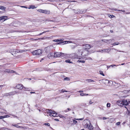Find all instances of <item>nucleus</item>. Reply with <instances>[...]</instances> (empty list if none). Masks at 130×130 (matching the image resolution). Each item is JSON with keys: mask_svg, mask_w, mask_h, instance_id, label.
I'll use <instances>...</instances> for the list:
<instances>
[{"mask_svg": "<svg viewBox=\"0 0 130 130\" xmlns=\"http://www.w3.org/2000/svg\"><path fill=\"white\" fill-rule=\"evenodd\" d=\"M70 80V78L69 77H66L64 79V80Z\"/></svg>", "mask_w": 130, "mask_h": 130, "instance_id": "a878e982", "label": "nucleus"}, {"mask_svg": "<svg viewBox=\"0 0 130 130\" xmlns=\"http://www.w3.org/2000/svg\"><path fill=\"white\" fill-rule=\"evenodd\" d=\"M118 66V65H115V64H112V65H110V67H113L114 66Z\"/></svg>", "mask_w": 130, "mask_h": 130, "instance_id": "72a5a7b5", "label": "nucleus"}, {"mask_svg": "<svg viewBox=\"0 0 130 130\" xmlns=\"http://www.w3.org/2000/svg\"><path fill=\"white\" fill-rule=\"evenodd\" d=\"M32 53L34 55H39L42 53V52L41 50L38 49L32 52Z\"/></svg>", "mask_w": 130, "mask_h": 130, "instance_id": "423d86ee", "label": "nucleus"}, {"mask_svg": "<svg viewBox=\"0 0 130 130\" xmlns=\"http://www.w3.org/2000/svg\"><path fill=\"white\" fill-rule=\"evenodd\" d=\"M93 103V102H92L91 100H90L89 102V104H91Z\"/></svg>", "mask_w": 130, "mask_h": 130, "instance_id": "a19ab883", "label": "nucleus"}, {"mask_svg": "<svg viewBox=\"0 0 130 130\" xmlns=\"http://www.w3.org/2000/svg\"><path fill=\"white\" fill-rule=\"evenodd\" d=\"M43 13L46 14H50V12L49 10H44Z\"/></svg>", "mask_w": 130, "mask_h": 130, "instance_id": "2eb2a0df", "label": "nucleus"}, {"mask_svg": "<svg viewBox=\"0 0 130 130\" xmlns=\"http://www.w3.org/2000/svg\"><path fill=\"white\" fill-rule=\"evenodd\" d=\"M44 124L45 125H47L48 126H50V124L48 123H45Z\"/></svg>", "mask_w": 130, "mask_h": 130, "instance_id": "2f4dec72", "label": "nucleus"}, {"mask_svg": "<svg viewBox=\"0 0 130 130\" xmlns=\"http://www.w3.org/2000/svg\"><path fill=\"white\" fill-rule=\"evenodd\" d=\"M83 124L85 127L87 128L90 130L93 129V127L91 124L89 120L86 119L84 120L83 122Z\"/></svg>", "mask_w": 130, "mask_h": 130, "instance_id": "f03ea898", "label": "nucleus"}, {"mask_svg": "<svg viewBox=\"0 0 130 130\" xmlns=\"http://www.w3.org/2000/svg\"><path fill=\"white\" fill-rule=\"evenodd\" d=\"M110 32H111V33H112L113 32V31L112 30H110Z\"/></svg>", "mask_w": 130, "mask_h": 130, "instance_id": "13d9d810", "label": "nucleus"}, {"mask_svg": "<svg viewBox=\"0 0 130 130\" xmlns=\"http://www.w3.org/2000/svg\"><path fill=\"white\" fill-rule=\"evenodd\" d=\"M1 129H2V130H3V129H5H5H8V130H11V129L6 128L5 127H2V128Z\"/></svg>", "mask_w": 130, "mask_h": 130, "instance_id": "cd10ccee", "label": "nucleus"}, {"mask_svg": "<svg viewBox=\"0 0 130 130\" xmlns=\"http://www.w3.org/2000/svg\"><path fill=\"white\" fill-rule=\"evenodd\" d=\"M74 12L76 14H79L80 13H85L86 12V10H84L83 11L80 10H77V11H76L75 10L73 9Z\"/></svg>", "mask_w": 130, "mask_h": 130, "instance_id": "0eeeda50", "label": "nucleus"}, {"mask_svg": "<svg viewBox=\"0 0 130 130\" xmlns=\"http://www.w3.org/2000/svg\"><path fill=\"white\" fill-rule=\"evenodd\" d=\"M120 122H117L116 124V125L118 126L120 125Z\"/></svg>", "mask_w": 130, "mask_h": 130, "instance_id": "7c9ffc66", "label": "nucleus"}, {"mask_svg": "<svg viewBox=\"0 0 130 130\" xmlns=\"http://www.w3.org/2000/svg\"><path fill=\"white\" fill-rule=\"evenodd\" d=\"M89 52L87 50H84L81 52H79L78 53L79 57H84L86 56L89 54Z\"/></svg>", "mask_w": 130, "mask_h": 130, "instance_id": "7ed1b4c3", "label": "nucleus"}, {"mask_svg": "<svg viewBox=\"0 0 130 130\" xmlns=\"http://www.w3.org/2000/svg\"><path fill=\"white\" fill-rule=\"evenodd\" d=\"M46 21H48V22H49V21L53 22H54V21H53V20H46Z\"/></svg>", "mask_w": 130, "mask_h": 130, "instance_id": "79ce46f5", "label": "nucleus"}, {"mask_svg": "<svg viewBox=\"0 0 130 130\" xmlns=\"http://www.w3.org/2000/svg\"><path fill=\"white\" fill-rule=\"evenodd\" d=\"M30 93L31 94H32V93H35V92H30Z\"/></svg>", "mask_w": 130, "mask_h": 130, "instance_id": "09e8293b", "label": "nucleus"}, {"mask_svg": "<svg viewBox=\"0 0 130 130\" xmlns=\"http://www.w3.org/2000/svg\"><path fill=\"white\" fill-rule=\"evenodd\" d=\"M53 54L54 53L53 52L50 53L48 54L47 57L49 59L52 58V57H53Z\"/></svg>", "mask_w": 130, "mask_h": 130, "instance_id": "ddd939ff", "label": "nucleus"}, {"mask_svg": "<svg viewBox=\"0 0 130 130\" xmlns=\"http://www.w3.org/2000/svg\"><path fill=\"white\" fill-rule=\"evenodd\" d=\"M126 123V122H124L122 123V124L123 125H124Z\"/></svg>", "mask_w": 130, "mask_h": 130, "instance_id": "864d4df0", "label": "nucleus"}, {"mask_svg": "<svg viewBox=\"0 0 130 130\" xmlns=\"http://www.w3.org/2000/svg\"><path fill=\"white\" fill-rule=\"evenodd\" d=\"M107 106L108 107H109L110 106V104L109 103H108L107 104Z\"/></svg>", "mask_w": 130, "mask_h": 130, "instance_id": "e433bc0d", "label": "nucleus"}, {"mask_svg": "<svg viewBox=\"0 0 130 130\" xmlns=\"http://www.w3.org/2000/svg\"><path fill=\"white\" fill-rule=\"evenodd\" d=\"M73 122L75 124H76V123L77 122V121H76L74 120H73Z\"/></svg>", "mask_w": 130, "mask_h": 130, "instance_id": "ea45409f", "label": "nucleus"}, {"mask_svg": "<svg viewBox=\"0 0 130 130\" xmlns=\"http://www.w3.org/2000/svg\"><path fill=\"white\" fill-rule=\"evenodd\" d=\"M55 121H59V120L58 119H54Z\"/></svg>", "mask_w": 130, "mask_h": 130, "instance_id": "603ef678", "label": "nucleus"}, {"mask_svg": "<svg viewBox=\"0 0 130 130\" xmlns=\"http://www.w3.org/2000/svg\"><path fill=\"white\" fill-rule=\"evenodd\" d=\"M85 96H87L89 95V94H88L85 93Z\"/></svg>", "mask_w": 130, "mask_h": 130, "instance_id": "5fc2aeb1", "label": "nucleus"}, {"mask_svg": "<svg viewBox=\"0 0 130 130\" xmlns=\"http://www.w3.org/2000/svg\"><path fill=\"white\" fill-rule=\"evenodd\" d=\"M4 117L3 116H0V119H2L4 118Z\"/></svg>", "mask_w": 130, "mask_h": 130, "instance_id": "de8ad7c7", "label": "nucleus"}, {"mask_svg": "<svg viewBox=\"0 0 130 130\" xmlns=\"http://www.w3.org/2000/svg\"><path fill=\"white\" fill-rule=\"evenodd\" d=\"M84 119L83 118H80V119H75L77 120H83Z\"/></svg>", "mask_w": 130, "mask_h": 130, "instance_id": "58836bf2", "label": "nucleus"}, {"mask_svg": "<svg viewBox=\"0 0 130 130\" xmlns=\"http://www.w3.org/2000/svg\"><path fill=\"white\" fill-rule=\"evenodd\" d=\"M59 41V39H55L54 40V41L55 42H58Z\"/></svg>", "mask_w": 130, "mask_h": 130, "instance_id": "37998d69", "label": "nucleus"}, {"mask_svg": "<svg viewBox=\"0 0 130 130\" xmlns=\"http://www.w3.org/2000/svg\"><path fill=\"white\" fill-rule=\"evenodd\" d=\"M46 111L48 114L50 116L55 117L57 115V113L55 111L52 110H51L47 109Z\"/></svg>", "mask_w": 130, "mask_h": 130, "instance_id": "39448f33", "label": "nucleus"}, {"mask_svg": "<svg viewBox=\"0 0 130 130\" xmlns=\"http://www.w3.org/2000/svg\"><path fill=\"white\" fill-rule=\"evenodd\" d=\"M23 85L20 84H18L16 86L17 89H22L23 88Z\"/></svg>", "mask_w": 130, "mask_h": 130, "instance_id": "9d476101", "label": "nucleus"}, {"mask_svg": "<svg viewBox=\"0 0 130 130\" xmlns=\"http://www.w3.org/2000/svg\"><path fill=\"white\" fill-rule=\"evenodd\" d=\"M26 90H28L29 89V88H25V87H23Z\"/></svg>", "mask_w": 130, "mask_h": 130, "instance_id": "c03bdc74", "label": "nucleus"}, {"mask_svg": "<svg viewBox=\"0 0 130 130\" xmlns=\"http://www.w3.org/2000/svg\"><path fill=\"white\" fill-rule=\"evenodd\" d=\"M101 74L103 75V76H104V74Z\"/></svg>", "mask_w": 130, "mask_h": 130, "instance_id": "4d7b16f0", "label": "nucleus"}, {"mask_svg": "<svg viewBox=\"0 0 130 130\" xmlns=\"http://www.w3.org/2000/svg\"><path fill=\"white\" fill-rule=\"evenodd\" d=\"M119 44V43L118 42H115L113 44V45H118Z\"/></svg>", "mask_w": 130, "mask_h": 130, "instance_id": "473e14b6", "label": "nucleus"}, {"mask_svg": "<svg viewBox=\"0 0 130 130\" xmlns=\"http://www.w3.org/2000/svg\"><path fill=\"white\" fill-rule=\"evenodd\" d=\"M78 92H83V91H78Z\"/></svg>", "mask_w": 130, "mask_h": 130, "instance_id": "6e6d98bb", "label": "nucleus"}, {"mask_svg": "<svg viewBox=\"0 0 130 130\" xmlns=\"http://www.w3.org/2000/svg\"><path fill=\"white\" fill-rule=\"evenodd\" d=\"M54 54L53 57L54 58L60 57L62 58L64 57L65 56V54L61 52H56L53 53Z\"/></svg>", "mask_w": 130, "mask_h": 130, "instance_id": "20e7f679", "label": "nucleus"}, {"mask_svg": "<svg viewBox=\"0 0 130 130\" xmlns=\"http://www.w3.org/2000/svg\"><path fill=\"white\" fill-rule=\"evenodd\" d=\"M7 17L6 16H2L0 17V21H4L7 19Z\"/></svg>", "mask_w": 130, "mask_h": 130, "instance_id": "1a4fd4ad", "label": "nucleus"}, {"mask_svg": "<svg viewBox=\"0 0 130 130\" xmlns=\"http://www.w3.org/2000/svg\"><path fill=\"white\" fill-rule=\"evenodd\" d=\"M85 50H88V49H89L91 47H92V46L91 47L89 44H85Z\"/></svg>", "mask_w": 130, "mask_h": 130, "instance_id": "9b49d317", "label": "nucleus"}, {"mask_svg": "<svg viewBox=\"0 0 130 130\" xmlns=\"http://www.w3.org/2000/svg\"><path fill=\"white\" fill-rule=\"evenodd\" d=\"M16 49H11L10 51V52L11 53V54L12 55H14V54L16 53L15 51Z\"/></svg>", "mask_w": 130, "mask_h": 130, "instance_id": "4468645a", "label": "nucleus"}, {"mask_svg": "<svg viewBox=\"0 0 130 130\" xmlns=\"http://www.w3.org/2000/svg\"><path fill=\"white\" fill-rule=\"evenodd\" d=\"M59 92H64V91H63V90H59L58 91Z\"/></svg>", "mask_w": 130, "mask_h": 130, "instance_id": "f704fd0d", "label": "nucleus"}, {"mask_svg": "<svg viewBox=\"0 0 130 130\" xmlns=\"http://www.w3.org/2000/svg\"><path fill=\"white\" fill-rule=\"evenodd\" d=\"M44 59H45V58H42L41 59V60H43Z\"/></svg>", "mask_w": 130, "mask_h": 130, "instance_id": "774afa93", "label": "nucleus"}, {"mask_svg": "<svg viewBox=\"0 0 130 130\" xmlns=\"http://www.w3.org/2000/svg\"><path fill=\"white\" fill-rule=\"evenodd\" d=\"M12 125L13 126H14L15 127H16L17 128H20V126L18 125H14L13 124H12Z\"/></svg>", "mask_w": 130, "mask_h": 130, "instance_id": "b1692460", "label": "nucleus"}, {"mask_svg": "<svg viewBox=\"0 0 130 130\" xmlns=\"http://www.w3.org/2000/svg\"><path fill=\"white\" fill-rule=\"evenodd\" d=\"M117 103L120 106L125 107L127 109V111H129L128 108L125 106H127L129 103H130V101H128L127 100H123L122 101H117Z\"/></svg>", "mask_w": 130, "mask_h": 130, "instance_id": "f257e3e1", "label": "nucleus"}, {"mask_svg": "<svg viewBox=\"0 0 130 130\" xmlns=\"http://www.w3.org/2000/svg\"><path fill=\"white\" fill-rule=\"evenodd\" d=\"M80 95L81 96H85V93H80Z\"/></svg>", "mask_w": 130, "mask_h": 130, "instance_id": "c9c22d12", "label": "nucleus"}, {"mask_svg": "<svg viewBox=\"0 0 130 130\" xmlns=\"http://www.w3.org/2000/svg\"><path fill=\"white\" fill-rule=\"evenodd\" d=\"M110 66H107V68H110Z\"/></svg>", "mask_w": 130, "mask_h": 130, "instance_id": "052dcab7", "label": "nucleus"}, {"mask_svg": "<svg viewBox=\"0 0 130 130\" xmlns=\"http://www.w3.org/2000/svg\"><path fill=\"white\" fill-rule=\"evenodd\" d=\"M70 57L71 58H76V55L75 54H72L70 55Z\"/></svg>", "mask_w": 130, "mask_h": 130, "instance_id": "dca6fc26", "label": "nucleus"}, {"mask_svg": "<svg viewBox=\"0 0 130 130\" xmlns=\"http://www.w3.org/2000/svg\"><path fill=\"white\" fill-rule=\"evenodd\" d=\"M100 73H103V72L102 71H100Z\"/></svg>", "mask_w": 130, "mask_h": 130, "instance_id": "680f3d73", "label": "nucleus"}, {"mask_svg": "<svg viewBox=\"0 0 130 130\" xmlns=\"http://www.w3.org/2000/svg\"><path fill=\"white\" fill-rule=\"evenodd\" d=\"M6 117H9V116L8 115H6Z\"/></svg>", "mask_w": 130, "mask_h": 130, "instance_id": "0e129e2a", "label": "nucleus"}, {"mask_svg": "<svg viewBox=\"0 0 130 130\" xmlns=\"http://www.w3.org/2000/svg\"><path fill=\"white\" fill-rule=\"evenodd\" d=\"M6 9V8L1 6H0V9L2 10H5Z\"/></svg>", "mask_w": 130, "mask_h": 130, "instance_id": "6ab92c4d", "label": "nucleus"}, {"mask_svg": "<svg viewBox=\"0 0 130 130\" xmlns=\"http://www.w3.org/2000/svg\"><path fill=\"white\" fill-rule=\"evenodd\" d=\"M50 47L49 46H48L47 47H46L47 49H48Z\"/></svg>", "mask_w": 130, "mask_h": 130, "instance_id": "338daca9", "label": "nucleus"}, {"mask_svg": "<svg viewBox=\"0 0 130 130\" xmlns=\"http://www.w3.org/2000/svg\"><path fill=\"white\" fill-rule=\"evenodd\" d=\"M125 13L126 14H130V12H126Z\"/></svg>", "mask_w": 130, "mask_h": 130, "instance_id": "8fccbe9b", "label": "nucleus"}, {"mask_svg": "<svg viewBox=\"0 0 130 130\" xmlns=\"http://www.w3.org/2000/svg\"><path fill=\"white\" fill-rule=\"evenodd\" d=\"M111 82H112V81H109L108 82V83H110Z\"/></svg>", "mask_w": 130, "mask_h": 130, "instance_id": "69168bd1", "label": "nucleus"}, {"mask_svg": "<svg viewBox=\"0 0 130 130\" xmlns=\"http://www.w3.org/2000/svg\"><path fill=\"white\" fill-rule=\"evenodd\" d=\"M4 72L6 73H14L15 72L14 71L9 69H5Z\"/></svg>", "mask_w": 130, "mask_h": 130, "instance_id": "6e6552de", "label": "nucleus"}, {"mask_svg": "<svg viewBox=\"0 0 130 130\" xmlns=\"http://www.w3.org/2000/svg\"><path fill=\"white\" fill-rule=\"evenodd\" d=\"M70 60L69 59H67V60H66V61H65V62H67V63H73L72 62V61H70Z\"/></svg>", "mask_w": 130, "mask_h": 130, "instance_id": "aec40b11", "label": "nucleus"}, {"mask_svg": "<svg viewBox=\"0 0 130 130\" xmlns=\"http://www.w3.org/2000/svg\"><path fill=\"white\" fill-rule=\"evenodd\" d=\"M110 49H103L102 50H99L98 52H102L103 51H104L106 52L109 53V52L110 51Z\"/></svg>", "mask_w": 130, "mask_h": 130, "instance_id": "f8f14e48", "label": "nucleus"}, {"mask_svg": "<svg viewBox=\"0 0 130 130\" xmlns=\"http://www.w3.org/2000/svg\"><path fill=\"white\" fill-rule=\"evenodd\" d=\"M77 62H82L83 63L85 62V61H82L79 60H78Z\"/></svg>", "mask_w": 130, "mask_h": 130, "instance_id": "bb28decb", "label": "nucleus"}, {"mask_svg": "<svg viewBox=\"0 0 130 130\" xmlns=\"http://www.w3.org/2000/svg\"><path fill=\"white\" fill-rule=\"evenodd\" d=\"M16 51H15L16 53H22L24 52V50H17L16 49Z\"/></svg>", "mask_w": 130, "mask_h": 130, "instance_id": "a211bd4d", "label": "nucleus"}, {"mask_svg": "<svg viewBox=\"0 0 130 130\" xmlns=\"http://www.w3.org/2000/svg\"><path fill=\"white\" fill-rule=\"evenodd\" d=\"M71 110V109H70L69 108H68L67 109L65 110L64 111L65 112H67L68 111H69V110Z\"/></svg>", "mask_w": 130, "mask_h": 130, "instance_id": "c85d7f7f", "label": "nucleus"}, {"mask_svg": "<svg viewBox=\"0 0 130 130\" xmlns=\"http://www.w3.org/2000/svg\"><path fill=\"white\" fill-rule=\"evenodd\" d=\"M64 92H69V91H64Z\"/></svg>", "mask_w": 130, "mask_h": 130, "instance_id": "e2e57ef3", "label": "nucleus"}, {"mask_svg": "<svg viewBox=\"0 0 130 130\" xmlns=\"http://www.w3.org/2000/svg\"><path fill=\"white\" fill-rule=\"evenodd\" d=\"M43 10H44L39 9H38L37 10V11L39 12L43 13Z\"/></svg>", "mask_w": 130, "mask_h": 130, "instance_id": "412c9836", "label": "nucleus"}, {"mask_svg": "<svg viewBox=\"0 0 130 130\" xmlns=\"http://www.w3.org/2000/svg\"><path fill=\"white\" fill-rule=\"evenodd\" d=\"M114 10L115 11H122V10H117L116 9H115Z\"/></svg>", "mask_w": 130, "mask_h": 130, "instance_id": "a18cd8bd", "label": "nucleus"}, {"mask_svg": "<svg viewBox=\"0 0 130 130\" xmlns=\"http://www.w3.org/2000/svg\"><path fill=\"white\" fill-rule=\"evenodd\" d=\"M110 15V16H111V17H110V18H113V17H114V15Z\"/></svg>", "mask_w": 130, "mask_h": 130, "instance_id": "3c124183", "label": "nucleus"}, {"mask_svg": "<svg viewBox=\"0 0 130 130\" xmlns=\"http://www.w3.org/2000/svg\"><path fill=\"white\" fill-rule=\"evenodd\" d=\"M4 96H10L9 95V93H6L4 94Z\"/></svg>", "mask_w": 130, "mask_h": 130, "instance_id": "393cba45", "label": "nucleus"}, {"mask_svg": "<svg viewBox=\"0 0 130 130\" xmlns=\"http://www.w3.org/2000/svg\"><path fill=\"white\" fill-rule=\"evenodd\" d=\"M36 8V7L35 6L31 5L30 6V7H28V9H30V8H31L34 9Z\"/></svg>", "mask_w": 130, "mask_h": 130, "instance_id": "5701e85b", "label": "nucleus"}, {"mask_svg": "<svg viewBox=\"0 0 130 130\" xmlns=\"http://www.w3.org/2000/svg\"><path fill=\"white\" fill-rule=\"evenodd\" d=\"M107 119L108 118H106L105 117H104L103 118V120H106V119Z\"/></svg>", "mask_w": 130, "mask_h": 130, "instance_id": "49530a36", "label": "nucleus"}, {"mask_svg": "<svg viewBox=\"0 0 130 130\" xmlns=\"http://www.w3.org/2000/svg\"><path fill=\"white\" fill-rule=\"evenodd\" d=\"M86 80L88 82H91L94 81L93 80L90 79H87Z\"/></svg>", "mask_w": 130, "mask_h": 130, "instance_id": "4be33fe9", "label": "nucleus"}, {"mask_svg": "<svg viewBox=\"0 0 130 130\" xmlns=\"http://www.w3.org/2000/svg\"><path fill=\"white\" fill-rule=\"evenodd\" d=\"M20 128H23L24 129H25L26 128L25 127H23L22 126H20Z\"/></svg>", "mask_w": 130, "mask_h": 130, "instance_id": "4c0bfd02", "label": "nucleus"}, {"mask_svg": "<svg viewBox=\"0 0 130 130\" xmlns=\"http://www.w3.org/2000/svg\"><path fill=\"white\" fill-rule=\"evenodd\" d=\"M89 60H92V58H90V57H89Z\"/></svg>", "mask_w": 130, "mask_h": 130, "instance_id": "bf43d9fd", "label": "nucleus"}, {"mask_svg": "<svg viewBox=\"0 0 130 130\" xmlns=\"http://www.w3.org/2000/svg\"><path fill=\"white\" fill-rule=\"evenodd\" d=\"M48 31H45V32H43L42 33H40L39 34H38V36H40V35H42V34H43L44 33H45V32H48Z\"/></svg>", "mask_w": 130, "mask_h": 130, "instance_id": "c756f323", "label": "nucleus"}, {"mask_svg": "<svg viewBox=\"0 0 130 130\" xmlns=\"http://www.w3.org/2000/svg\"><path fill=\"white\" fill-rule=\"evenodd\" d=\"M9 93L10 95L11 96V95H14L15 93H17V92L16 91H14Z\"/></svg>", "mask_w": 130, "mask_h": 130, "instance_id": "f3484780", "label": "nucleus"}]
</instances>
